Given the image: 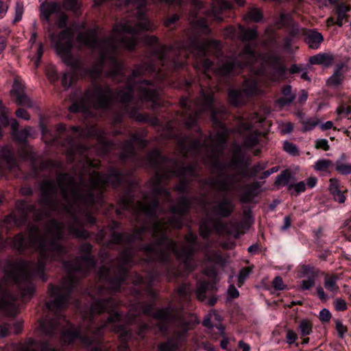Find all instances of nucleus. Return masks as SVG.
<instances>
[{
	"instance_id": "obj_1",
	"label": "nucleus",
	"mask_w": 351,
	"mask_h": 351,
	"mask_svg": "<svg viewBox=\"0 0 351 351\" xmlns=\"http://www.w3.org/2000/svg\"><path fill=\"white\" fill-rule=\"evenodd\" d=\"M124 179L123 175L117 169H110L108 174L93 172L88 181L85 183L82 179L79 182L67 174L57 176L63 202L57 199V187L53 181L46 180L40 184L38 204L43 208H36L34 204L25 200L16 202V210L5 221H12L21 227L26 223L29 214L32 213L36 221L48 217L51 212L64 213L69 218L67 228L69 234L77 239H86L90 234L82 227L81 219H85L87 223L94 224L95 218L91 215L92 207L95 202L102 199L104 189L107 186L118 187Z\"/></svg>"
},
{
	"instance_id": "obj_2",
	"label": "nucleus",
	"mask_w": 351,
	"mask_h": 351,
	"mask_svg": "<svg viewBox=\"0 0 351 351\" xmlns=\"http://www.w3.org/2000/svg\"><path fill=\"white\" fill-rule=\"evenodd\" d=\"M213 102V92L210 89H202L194 103L189 102L186 98H182L180 101L182 112L180 118L186 127L189 128L196 123L200 112L211 110V120L215 127L219 128L215 136L210 135L204 140L201 134L195 139L189 136H177L173 132L176 125L174 121L167 123L162 135L167 138L176 137L179 149L184 157L201 158L206 163H210L212 165V173L216 174V177L208 178L204 180V183L219 191L228 192L234 189L239 180L236 176L226 173L219 160L228 133L221 122L226 108L223 106L219 109L214 108Z\"/></svg>"
},
{
	"instance_id": "obj_3",
	"label": "nucleus",
	"mask_w": 351,
	"mask_h": 351,
	"mask_svg": "<svg viewBox=\"0 0 351 351\" xmlns=\"http://www.w3.org/2000/svg\"><path fill=\"white\" fill-rule=\"evenodd\" d=\"M64 226L55 219L49 220L41 232L35 226L29 227L28 239L21 233L17 234L12 240V246L20 252L33 247L39 252L38 263L24 261L14 262L10 271L0 280V309L8 316H15L18 313V296L10 293L8 280L12 279L21 291V298L30 299L35 291L32 276L37 274L47 280L44 274L46 264L51 261H61L67 250L60 243L64 237Z\"/></svg>"
},
{
	"instance_id": "obj_4",
	"label": "nucleus",
	"mask_w": 351,
	"mask_h": 351,
	"mask_svg": "<svg viewBox=\"0 0 351 351\" xmlns=\"http://www.w3.org/2000/svg\"><path fill=\"white\" fill-rule=\"evenodd\" d=\"M180 51L177 49L167 47L165 45L158 46L153 50L154 56L160 62L161 67H158L153 64L144 63L135 67L132 75L128 79L127 86L119 90L117 93V97L119 101L125 106L126 111L131 118L138 122H149L152 125L158 124L159 121L154 117L149 119L146 114L138 113L136 109L130 106L134 90L138 92V95L141 101H151V108L154 109L159 104L158 90L155 86L148 80H143L136 82L135 78L145 75L147 73H156V77L158 80H163L167 75L166 70L171 71L182 68L185 62L180 60L181 54L186 55V51L191 53L197 60L202 61L204 74L208 77L207 72L213 66V62L208 58H204L208 55H214L217 57L221 55V43L217 40H199L195 36H190L189 42L185 45H179Z\"/></svg>"
},
{
	"instance_id": "obj_5",
	"label": "nucleus",
	"mask_w": 351,
	"mask_h": 351,
	"mask_svg": "<svg viewBox=\"0 0 351 351\" xmlns=\"http://www.w3.org/2000/svg\"><path fill=\"white\" fill-rule=\"evenodd\" d=\"M119 302L113 298H98L92 302L88 312L82 314L83 324L79 328L69 324L61 315L53 317L47 315L40 322V326L47 336H53L58 330L61 331L60 340L64 344H70L77 338L87 345L97 343L103 334V330L109 327L119 334L121 341L118 351H129L127 339L130 336L126 327L117 324L121 319V314L117 311Z\"/></svg>"
},
{
	"instance_id": "obj_6",
	"label": "nucleus",
	"mask_w": 351,
	"mask_h": 351,
	"mask_svg": "<svg viewBox=\"0 0 351 351\" xmlns=\"http://www.w3.org/2000/svg\"><path fill=\"white\" fill-rule=\"evenodd\" d=\"M146 161L155 171V175L151 179L153 195L150 199L147 195H144L143 201H137L135 204L128 195H123L119 202V208L116 210L118 215L122 214V210H130L138 222L145 217L154 220L158 207L157 195L164 197L167 202L171 200L169 191L161 186L162 183L173 176L178 177L180 180L176 186V190L179 193H185L188 184L186 178L197 176L195 165L180 167L175 160L165 158L156 149L147 154Z\"/></svg>"
},
{
	"instance_id": "obj_7",
	"label": "nucleus",
	"mask_w": 351,
	"mask_h": 351,
	"mask_svg": "<svg viewBox=\"0 0 351 351\" xmlns=\"http://www.w3.org/2000/svg\"><path fill=\"white\" fill-rule=\"evenodd\" d=\"M191 204V201L189 197H179L176 204L171 206V212L180 216L164 218L154 223L151 229L152 241L141 248L147 256L148 261L168 263L171 260V253H173L182 263L188 272H191L196 268L197 264L193 256L197 251V235L191 232L187 233L184 239L188 243H184L173 241L166 234L170 229H180L182 227V216L188 212Z\"/></svg>"
},
{
	"instance_id": "obj_8",
	"label": "nucleus",
	"mask_w": 351,
	"mask_h": 351,
	"mask_svg": "<svg viewBox=\"0 0 351 351\" xmlns=\"http://www.w3.org/2000/svg\"><path fill=\"white\" fill-rule=\"evenodd\" d=\"M138 21L132 25L130 21L122 20L116 23L109 38L102 40L97 39V31L89 29L80 33L77 36V42L85 46L98 50L100 59L89 71L93 80H96L101 74L103 65L108 63L110 71L108 77L122 75L123 66L117 58V51L119 48L132 50L136 45V36L142 31H153L156 26L143 14H140Z\"/></svg>"
},
{
	"instance_id": "obj_9",
	"label": "nucleus",
	"mask_w": 351,
	"mask_h": 351,
	"mask_svg": "<svg viewBox=\"0 0 351 351\" xmlns=\"http://www.w3.org/2000/svg\"><path fill=\"white\" fill-rule=\"evenodd\" d=\"M154 305L145 302H137L132 305L127 316L130 323L135 322L136 318L141 314L152 315L159 322L156 326L163 335L169 330V324H173V334L167 341L158 346L160 351H175L181 347L186 341L188 332L198 324L196 317L193 315H186L182 309L172 307L159 308L152 313Z\"/></svg>"
},
{
	"instance_id": "obj_10",
	"label": "nucleus",
	"mask_w": 351,
	"mask_h": 351,
	"mask_svg": "<svg viewBox=\"0 0 351 351\" xmlns=\"http://www.w3.org/2000/svg\"><path fill=\"white\" fill-rule=\"evenodd\" d=\"M92 247L89 243L82 244L80 247V252L84 256L63 263L68 275L62 279L60 287L49 285V294L51 297H55V299L46 302L45 306L48 310L56 312L66 307L77 278L85 277L95 267V258L90 254Z\"/></svg>"
},
{
	"instance_id": "obj_11",
	"label": "nucleus",
	"mask_w": 351,
	"mask_h": 351,
	"mask_svg": "<svg viewBox=\"0 0 351 351\" xmlns=\"http://www.w3.org/2000/svg\"><path fill=\"white\" fill-rule=\"evenodd\" d=\"M134 251L131 248H125L119 254L118 258L113 261L110 267L102 266L98 272L100 282H105L108 287L98 284V295H110L112 291H119L121 283L125 279L128 266L130 265Z\"/></svg>"
},
{
	"instance_id": "obj_12",
	"label": "nucleus",
	"mask_w": 351,
	"mask_h": 351,
	"mask_svg": "<svg viewBox=\"0 0 351 351\" xmlns=\"http://www.w3.org/2000/svg\"><path fill=\"white\" fill-rule=\"evenodd\" d=\"M114 98V93L106 84L93 83L83 95L74 101L69 107L71 112H87L90 108L107 109Z\"/></svg>"
},
{
	"instance_id": "obj_13",
	"label": "nucleus",
	"mask_w": 351,
	"mask_h": 351,
	"mask_svg": "<svg viewBox=\"0 0 351 351\" xmlns=\"http://www.w3.org/2000/svg\"><path fill=\"white\" fill-rule=\"evenodd\" d=\"M238 120L237 132L244 138L245 147L252 148L256 146L259 143V138L266 135L265 132L258 131L256 125L261 123L264 118L257 113H253L247 117H240Z\"/></svg>"
},
{
	"instance_id": "obj_14",
	"label": "nucleus",
	"mask_w": 351,
	"mask_h": 351,
	"mask_svg": "<svg viewBox=\"0 0 351 351\" xmlns=\"http://www.w3.org/2000/svg\"><path fill=\"white\" fill-rule=\"evenodd\" d=\"M254 61V51L249 45H247L237 57L228 58L221 65L215 67L213 73L219 76H226L236 73L238 69L251 64Z\"/></svg>"
},
{
	"instance_id": "obj_15",
	"label": "nucleus",
	"mask_w": 351,
	"mask_h": 351,
	"mask_svg": "<svg viewBox=\"0 0 351 351\" xmlns=\"http://www.w3.org/2000/svg\"><path fill=\"white\" fill-rule=\"evenodd\" d=\"M191 10L189 12V21L190 24L195 29H200L204 34H209L210 29L208 27L207 21L204 16H210L213 14L215 19L219 22L223 21V19L218 16V12L215 5L212 9H206L204 3L199 0L191 1Z\"/></svg>"
},
{
	"instance_id": "obj_16",
	"label": "nucleus",
	"mask_w": 351,
	"mask_h": 351,
	"mask_svg": "<svg viewBox=\"0 0 351 351\" xmlns=\"http://www.w3.org/2000/svg\"><path fill=\"white\" fill-rule=\"evenodd\" d=\"M73 33L71 29L62 30L58 35L56 41V50L58 55L62 58L63 62L73 68L77 66V61L74 60L71 53L73 48Z\"/></svg>"
},
{
	"instance_id": "obj_17",
	"label": "nucleus",
	"mask_w": 351,
	"mask_h": 351,
	"mask_svg": "<svg viewBox=\"0 0 351 351\" xmlns=\"http://www.w3.org/2000/svg\"><path fill=\"white\" fill-rule=\"evenodd\" d=\"M147 228L146 223L139 228L135 230L132 234H122L115 231L112 232L110 239L106 243L108 247H111L112 245L122 243H132L143 239V234Z\"/></svg>"
},
{
	"instance_id": "obj_18",
	"label": "nucleus",
	"mask_w": 351,
	"mask_h": 351,
	"mask_svg": "<svg viewBox=\"0 0 351 351\" xmlns=\"http://www.w3.org/2000/svg\"><path fill=\"white\" fill-rule=\"evenodd\" d=\"M62 146L66 147V156L69 162L74 160L75 154L84 155L87 151V148L81 145L79 139L74 136H67L62 143Z\"/></svg>"
},
{
	"instance_id": "obj_19",
	"label": "nucleus",
	"mask_w": 351,
	"mask_h": 351,
	"mask_svg": "<svg viewBox=\"0 0 351 351\" xmlns=\"http://www.w3.org/2000/svg\"><path fill=\"white\" fill-rule=\"evenodd\" d=\"M10 95L12 97H15V101L17 105L27 108H32L33 106L32 101L25 93L24 86L17 79L14 80Z\"/></svg>"
},
{
	"instance_id": "obj_20",
	"label": "nucleus",
	"mask_w": 351,
	"mask_h": 351,
	"mask_svg": "<svg viewBox=\"0 0 351 351\" xmlns=\"http://www.w3.org/2000/svg\"><path fill=\"white\" fill-rule=\"evenodd\" d=\"M88 134L95 136L99 141L98 152L100 154H106L114 149L115 145L106 139V133L101 130L95 127L90 128Z\"/></svg>"
},
{
	"instance_id": "obj_21",
	"label": "nucleus",
	"mask_w": 351,
	"mask_h": 351,
	"mask_svg": "<svg viewBox=\"0 0 351 351\" xmlns=\"http://www.w3.org/2000/svg\"><path fill=\"white\" fill-rule=\"evenodd\" d=\"M346 64L341 62L335 66L333 74L327 80L326 85L329 87L337 88L344 80V73L348 71Z\"/></svg>"
},
{
	"instance_id": "obj_22",
	"label": "nucleus",
	"mask_w": 351,
	"mask_h": 351,
	"mask_svg": "<svg viewBox=\"0 0 351 351\" xmlns=\"http://www.w3.org/2000/svg\"><path fill=\"white\" fill-rule=\"evenodd\" d=\"M251 163V160L249 158H246V161L244 163V169H242L239 171L237 176V180L239 181L235 184L241 181L239 176L241 178H252L256 176L261 171L263 170L266 167V165H261L259 163L254 165L252 167L250 168V165ZM236 189V186H234V190ZM233 191V189L232 190Z\"/></svg>"
},
{
	"instance_id": "obj_23",
	"label": "nucleus",
	"mask_w": 351,
	"mask_h": 351,
	"mask_svg": "<svg viewBox=\"0 0 351 351\" xmlns=\"http://www.w3.org/2000/svg\"><path fill=\"white\" fill-rule=\"evenodd\" d=\"M303 36H304L305 43L312 49H317L324 41L322 34L315 29H304Z\"/></svg>"
},
{
	"instance_id": "obj_24",
	"label": "nucleus",
	"mask_w": 351,
	"mask_h": 351,
	"mask_svg": "<svg viewBox=\"0 0 351 351\" xmlns=\"http://www.w3.org/2000/svg\"><path fill=\"white\" fill-rule=\"evenodd\" d=\"M234 209V205L233 203L230 200L224 198L216 202L212 208V212L221 217H228L231 215Z\"/></svg>"
},
{
	"instance_id": "obj_25",
	"label": "nucleus",
	"mask_w": 351,
	"mask_h": 351,
	"mask_svg": "<svg viewBox=\"0 0 351 351\" xmlns=\"http://www.w3.org/2000/svg\"><path fill=\"white\" fill-rule=\"evenodd\" d=\"M0 157L5 162L10 171L19 169V160L14 151L8 146L1 148Z\"/></svg>"
},
{
	"instance_id": "obj_26",
	"label": "nucleus",
	"mask_w": 351,
	"mask_h": 351,
	"mask_svg": "<svg viewBox=\"0 0 351 351\" xmlns=\"http://www.w3.org/2000/svg\"><path fill=\"white\" fill-rule=\"evenodd\" d=\"M249 96L242 90H229L228 101L234 106H239L245 104Z\"/></svg>"
},
{
	"instance_id": "obj_27",
	"label": "nucleus",
	"mask_w": 351,
	"mask_h": 351,
	"mask_svg": "<svg viewBox=\"0 0 351 351\" xmlns=\"http://www.w3.org/2000/svg\"><path fill=\"white\" fill-rule=\"evenodd\" d=\"M138 140V134H134L130 140L125 141L122 145L120 158L124 160L132 157L134 153V143Z\"/></svg>"
},
{
	"instance_id": "obj_28",
	"label": "nucleus",
	"mask_w": 351,
	"mask_h": 351,
	"mask_svg": "<svg viewBox=\"0 0 351 351\" xmlns=\"http://www.w3.org/2000/svg\"><path fill=\"white\" fill-rule=\"evenodd\" d=\"M334 56L330 53H320L309 58V62L311 64L323 65L328 67L332 64Z\"/></svg>"
},
{
	"instance_id": "obj_29",
	"label": "nucleus",
	"mask_w": 351,
	"mask_h": 351,
	"mask_svg": "<svg viewBox=\"0 0 351 351\" xmlns=\"http://www.w3.org/2000/svg\"><path fill=\"white\" fill-rule=\"evenodd\" d=\"M246 161V159L244 158L243 156L241 154V149L240 146L237 145L232 152V156L230 158V164L232 167H236L239 168V171H241L242 169H244V163Z\"/></svg>"
},
{
	"instance_id": "obj_30",
	"label": "nucleus",
	"mask_w": 351,
	"mask_h": 351,
	"mask_svg": "<svg viewBox=\"0 0 351 351\" xmlns=\"http://www.w3.org/2000/svg\"><path fill=\"white\" fill-rule=\"evenodd\" d=\"M284 97L277 100V103L282 107L291 104L295 99V95L292 93L290 85H286L282 88Z\"/></svg>"
},
{
	"instance_id": "obj_31",
	"label": "nucleus",
	"mask_w": 351,
	"mask_h": 351,
	"mask_svg": "<svg viewBox=\"0 0 351 351\" xmlns=\"http://www.w3.org/2000/svg\"><path fill=\"white\" fill-rule=\"evenodd\" d=\"M59 8L60 6L57 3H43L41 5V19L49 21L51 15L58 12Z\"/></svg>"
},
{
	"instance_id": "obj_32",
	"label": "nucleus",
	"mask_w": 351,
	"mask_h": 351,
	"mask_svg": "<svg viewBox=\"0 0 351 351\" xmlns=\"http://www.w3.org/2000/svg\"><path fill=\"white\" fill-rule=\"evenodd\" d=\"M257 32L256 29H245L242 25L238 27L237 39L243 42L250 41L256 38Z\"/></svg>"
},
{
	"instance_id": "obj_33",
	"label": "nucleus",
	"mask_w": 351,
	"mask_h": 351,
	"mask_svg": "<svg viewBox=\"0 0 351 351\" xmlns=\"http://www.w3.org/2000/svg\"><path fill=\"white\" fill-rule=\"evenodd\" d=\"M260 187L258 182H254L250 184H247L245 188V191L240 197V201L243 203H250L252 201L255 196L253 191L257 190Z\"/></svg>"
},
{
	"instance_id": "obj_34",
	"label": "nucleus",
	"mask_w": 351,
	"mask_h": 351,
	"mask_svg": "<svg viewBox=\"0 0 351 351\" xmlns=\"http://www.w3.org/2000/svg\"><path fill=\"white\" fill-rule=\"evenodd\" d=\"M338 277L335 274H326L324 276V287L332 293H336L339 291V287L337 284Z\"/></svg>"
},
{
	"instance_id": "obj_35",
	"label": "nucleus",
	"mask_w": 351,
	"mask_h": 351,
	"mask_svg": "<svg viewBox=\"0 0 351 351\" xmlns=\"http://www.w3.org/2000/svg\"><path fill=\"white\" fill-rule=\"evenodd\" d=\"M214 285L208 281H200L197 286L196 295L197 299L202 302L206 299V293L208 289H213Z\"/></svg>"
},
{
	"instance_id": "obj_36",
	"label": "nucleus",
	"mask_w": 351,
	"mask_h": 351,
	"mask_svg": "<svg viewBox=\"0 0 351 351\" xmlns=\"http://www.w3.org/2000/svg\"><path fill=\"white\" fill-rule=\"evenodd\" d=\"M263 19L262 12L256 7H252L249 9L243 19L245 21H253L258 23Z\"/></svg>"
},
{
	"instance_id": "obj_37",
	"label": "nucleus",
	"mask_w": 351,
	"mask_h": 351,
	"mask_svg": "<svg viewBox=\"0 0 351 351\" xmlns=\"http://www.w3.org/2000/svg\"><path fill=\"white\" fill-rule=\"evenodd\" d=\"M213 229V219L203 221L199 226V234L204 239H208Z\"/></svg>"
},
{
	"instance_id": "obj_38",
	"label": "nucleus",
	"mask_w": 351,
	"mask_h": 351,
	"mask_svg": "<svg viewBox=\"0 0 351 351\" xmlns=\"http://www.w3.org/2000/svg\"><path fill=\"white\" fill-rule=\"evenodd\" d=\"M319 270L310 265H304L302 266V273L304 276L308 278L315 279L317 277Z\"/></svg>"
},
{
	"instance_id": "obj_39",
	"label": "nucleus",
	"mask_w": 351,
	"mask_h": 351,
	"mask_svg": "<svg viewBox=\"0 0 351 351\" xmlns=\"http://www.w3.org/2000/svg\"><path fill=\"white\" fill-rule=\"evenodd\" d=\"M320 123L319 119L317 117H310L302 121V131L306 132L313 130Z\"/></svg>"
},
{
	"instance_id": "obj_40",
	"label": "nucleus",
	"mask_w": 351,
	"mask_h": 351,
	"mask_svg": "<svg viewBox=\"0 0 351 351\" xmlns=\"http://www.w3.org/2000/svg\"><path fill=\"white\" fill-rule=\"evenodd\" d=\"M291 173L289 170H285L279 174L275 180V185H287L290 181Z\"/></svg>"
},
{
	"instance_id": "obj_41",
	"label": "nucleus",
	"mask_w": 351,
	"mask_h": 351,
	"mask_svg": "<svg viewBox=\"0 0 351 351\" xmlns=\"http://www.w3.org/2000/svg\"><path fill=\"white\" fill-rule=\"evenodd\" d=\"M305 190L306 184L303 181L288 185V191L291 195H298L299 193L305 191Z\"/></svg>"
},
{
	"instance_id": "obj_42",
	"label": "nucleus",
	"mask_w": 351,
	"mask_h": 351,
	"mask_svg": "<svg viewBox=\"0 0 351 351\" xmlns=\"http://www.w3.org/2000/svg\"><path fill=\"white\" fill-rule=\"evenodd\" d=\"M313 325L308 319H302L299 324V329L302 336H306L311 333Z\"/></svg>"
},
{
	"instance_id": "obj_43",
	"label": "nucleus",
	"mask_w": 351,
	"mask_h": 351,
	"mask_svg": "<svg viewBox=\"0 0 351 351\" xmlns=\"http://www.w3.org/2000/svg\"><path fill=\"white\" fill-rule=\"evenodd\" d=\"M243 90L249 96L254 94L256 90V83L254 80H245L243 84Z\"/></svg>"
},
{
	"instance_id": "obj_44",
	"label": "nucleus",
	"mask_w": 351,
	"mask_h": 351,
	"mask_svg": "<svg viewBox=\"0 0 351 351\" xmlns=\"http://www.w3.org/2000/svg\"><path fill=\"white\" fill-rule=\"evenodd\" d=\"M30 129V127H27L22 130H18L12 136L16 141L23 143L26 140L27 136L29 135Z\"/></svg>"
},
{
	"instance_id": "obj_45",
	"label": "nucleus",
	"mask_w": 351,
	"mask_h": 351,
	"mask_svg": "<svg viewBox=\"0 0 351 351\" xmlns=\"http://www.w3.org/2000/svg\"><path fill=\"white\" fill-rule=\"evenodd\" d=\"M332 165V162L328 159H321L318 160L315 165L314 168L316 171H325Z\"/></svg>"
},
{
	"instance_id": "obj_46",
	"label": "nucleus",
	"mask_w": 351,
	"mask_h": 351,
	"mask_svg": "<svg viewBox=\"0 0 351 351\" xmlns=\"http://www.w3.org/2000/svg\"><path fill=\"white\" fill-rule=\"evenodd\" d=\"M305 28H300L298 23H291L288 27V33L292 37H298L300 35H303V30Z\"/></svg>"
},
{
	"instance_id": "obj_47",
	"label": "nucleus",
	"mask_w": 351,
	"mask_h": 351,
	"mask_svg": "<svg viewBox=\"0 0 351 351\" xmlns=\"http://www.w3.org/2000/svg\"><path fill=\"white\" fill-rule=\"evenodd\" d=\"M335 168L341 174L348 175L351 173V164H346L341 161H337Z\"/></svg>"
},
{
	"instance_id": "obj_48",
	"label": "nucleus",
	"mask_w": 351,
	"mask_h": 351,
	"mask_svg": "<svg viewBox=\"0 0 351 351\" xmlns=\"http://www.w3.org/2000/svg\"><path fill=\"white\" fill-rule=\"evenodd\" d=\"M213 226L218 234H222L226 230V225L220 219H213Z\"/></svg>"
},
{
	"instance_id": "obj_49",
	"label": "nucleus",
	"mask_w": 351,
	"mask_h": 351,
	"mask_svg": "<svg viewBox=\"0 0 351 351\" xmlns=\"http://www.w3.org/2000/svg\"><path fill=\"white\" fill-rule=\"evenodd\" d=\"M177 292L181 299L184 300H188L189 295L190 293V285L187 284L180 285L178 288Z\"/></svg>"
},
{
	"instance_id": "obj_50",
	"label": "nucleus",
	"mask_w": 351,
	"mask_h": 351,
	"mask_svg": "<svg viewBox=\"0 0 351 351\" xmlns=\"http://www.w3.org/2000/svg\"><path fill=\"white\" fill-rule=\"evenodd\" d=\"M350 5H348L344 3H342L337 6L336 13H337L338 17L346 19L348 16L347 12L348 11H350Z\"/></svg>"
},
{
	"instance_id": "obj_51",
	"label": "nucleus",
	"mask_w": 351,
	"mask_h": 351,
	"mask_svg": "<svg viewBox=\"0 0 351 351\" xmlns=\"http://www.w3.org/2000/svg\"><path fill=\"white\" fill-rule=\"evenodd\" d=\"M237 36L238 29H235L232 25L226 27L223 30V36L225 38H230L231 40L237 39Z\"/></svg>"
},
{
	"instance_id": "obj_52",
	"label": "nucleus",
	"mask_w": 351,
	"mask_h": 351,
	"mask_svg": "<svg viewBox=\"0 0 351 351\" xmlns=\"http://www.w3.org/2000/svg\"><path fill=\"white\" fill-rule=\"evenodd\" d=\"M24 12V6L22 2H16L15 6V16L13 20V23H16L22 19V16Z\"/></svg>"
},
{
	"instance_id": "obj_53",
	"label": "nucleus",
	"mask_w": 351,
	"mask_h": 351,
	"mask_svg": "<svg viewBox=\"0 0 351 351\" xmlns=\"http://www.w3.org/2000/svg\"><path fill=\"white\" fill-rule=\"evenodd\" d=\"M283 148L285 152H287V153L292 156L299 155L298 149L297 148L296 145L292 143L285 141L284 143Z\"/></svg>"
},
{
	"instance_id": "obj_54",
	"label": "nucleus",
	"mask_w": 351,
	"mask_h": 351,
	"mask_svg": "<svg viewBox=\"0 0 351 351\" xmlns=\"http://www.w3.org/2000/svg\"><path fill=\"white\" fill-rule=\"evenodd\" d=\"M64 8L77 12L79 9L78 0H64L63 3Z\"/></svg>"
},
{
	"instance_id": "obj_55",
	"label": "nucleus",
	"mask_w": 351,
	"mask_h": 351,
	"mask_svg": "<svg viewBox=\"0 0 351 351\" xmlns=\"http://www.w3.org/2000/svg\"><path fill=\"white\" fill-rule=\"evenodd\" d=\"M335 329L338 333V336L339 338L343 339L344 337V335L348 332V328L344 326L339 319H335Z\"/></svg>"
},
{
	"instance_id": "obj_56",
	"label": "nucleus",
	"mask_w": 351,
	"mask_h": 351,
	"mask_svg": "<svg viewBox=\"0 0 351 351\" xmlns=\"http://www.w3.org/2000/svg\"><path fill=\"white\" fill-rule=\"evenodd\" d=\"M333 305L336 311H345L347 310V304L345 300L342 298H336L333 301Z\"/></svg>"
},
{
	"instance_id": "obj_57",
	"label": "nucleus",
	"mask_w": 351,
	"mask_h": 351,
	"mask_svg": "<svg viewBox=\"0 0 351 351\" xmlns=\"http://www.w3.org/2000/svg\"><path fill=\"white\" fill-rule=\"evenodd\" d=\"M250 269L249 267H243L239 275L238 278V282L239 286H241L243 283L244 282L245 280L248 277L250 273Z\"/></svg>"
},
{
	"instance_id": "obj_58",
	"label": "nucleus",
	"mask_w": 351,
	"mask_h": 351,
	"mask_svg": "<svg viewBox=\"0 0 351 351\" xmlns=\"http://www.w3.org/2000/svg\"><path fill=\"white\" fill-rule=\"evenodd\" d=\"M315 285V279L308 278L301 282L300 289L302 291L308 290Z\"/></svg>"
},
{
	"instance_id": "obj_59",
	"label": "nucleus",
	"mask_w": 351,
	"mask_h": 351,
	"mask_svg": "<svg viewBox=\"0 0 351 351\" xmlns=\"http://www.w3.org/2000/svg\"><path fill=\"white\" fill-rule=\"evenodd\" d=\"M272 286L274 289L278 291L283 290L285 288L282 278L280 276H276L274 278L272 282Z\"/></svg>"
},
{
	"instance_id": "obj_60",
	"label": "nucleus",
	"mask_w": 351,
	"mask_h": 351,
	"mask_svg": "<svg viewBox=\"0 0 351 351\" xmlns=\"http://www.w3.org/2000/svg\"><path fill=\"white\" fill-rule=\"evenodd\" d=\"M346 192H347V190H345V191L342 192L339 189L335 192L332 193L331 195L333 196V198L335 201L342 204L346 201V196L344 195V193Z\"/></svg>"
},
{
	"instance_id": "obj_61",
	"label": "nucleus",
	"mask_w": 351,
	"mask_h": 351,
	"mask_svg": "<svg viewBox=\"0 0 351 351\" xmlns=\"http://www.w3.org/2000/svg\"><path fill=\"white\" fill-rule=\"evenodd\" d=\"M46 75L51 82H55L58 78L57 71L53 66H49L46 70Z\"/></svg>"
},
{
	"instance_id": "obj_62",
	"label": "nucleus",
	"mask_w": 351,
	"mask_h": 351,
	"mask_svg": "<svg viewBox=\"0 0 351 351\" xmlns=\"http://www.w3.org/2000/svg\"><path fill=\"white\" fill-rule=\"evenodd\" d=\"M331 313L326 308H323L319 312V319L322 322H328L331 319Z\"/></svg>"
},
{
	"instance_id": "obj_63",
	"label": "nucleus",
	"mask_w": 351,
	"mask_h": 351,
	"mask_svg": "<svg viewBox=\"0 0 351 351\" xmlns=\"http://www.w3.org/2000/svg\"><path fill=\"white\" fill-rule=\"evenodd\" d=\"M315 147L317 149H322L324 151H328L330 149V146L326 139H317L315 141Z\"/></svg>"
},
{
	"instance_id": "obj_64",
	"label": "nucleus",
	"mask_w": 351,
	"mask_h": 351,
	"mask_svg": "<svg viewBox=\"0 0 351 351\" xmlns=\"http://www.w3.org/2000/svg\"><path fill=\"white\" fill-rule=\"evenodd\" d=\"M61 83L63 87L69 88L72 84V77L70 74L64 73L62 75Z\"/></svg>"
}]
</instances>
